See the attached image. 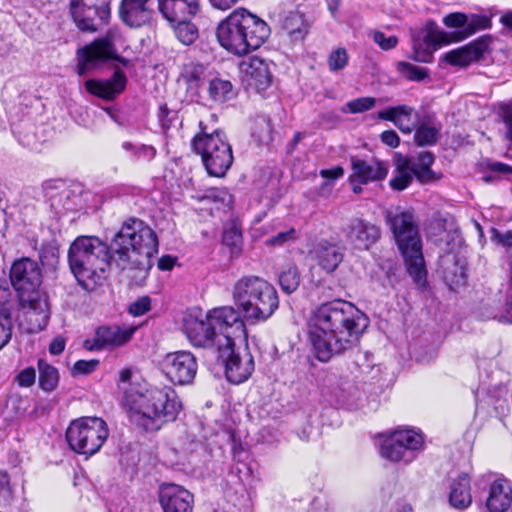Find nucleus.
Wrapping results in <instances>:
<instances>
[{"label": "nucleus", "instance_id": "f257e3e1", "mask_svg": "<svg viewBox=\"0 0 512 512\" xmlns=\"http://www.w3.org/2000/svg\"><path fill=\"white\" fill-rule=\"evenodd\" d=\"M368 319L351 302L336 299L318 306L309 318L308 337L315 357L321 362L357 345Z\"/></svg>", "mask_w": 512, "mask_h": 512}, {"label": "nucleus", "instance_id": "f03ea898", "mask_svg": "<svg viewBox=\"0 0 512 512\" xmlns=\"http://www.w3.org/2000/svg\"><path fill=\"white\" fill-rule=\"evenodd\" d=\"M113 263L131 278L143 279L152 268L158 252L156 233L140 219L125 221L111 242Z\"/></svg>", "mask_w": 512, "mask_h": 512}, {"label": "nucleus", "instance_id": "7ed1b4c3", "mask_svg": "<svg viewBox=\"0 0 512 512\" xmlns=\"http://www.w3.org/2000/svg\"><path fill=\"white\" fill-rule=\"evenodd\" d=\"M182 331L193 347L209 349L215 354L224 342L221 338L246 336L244 320L232 306L216 307L206 312L192 309L183 318Z\"/></svg>", "mask_w": 512, "mask_h": 512}, {"label": "nucleus", "instance_id": "20e7f679", "mask_svg": "<svg viewBox=\"0 0 512 512\" xmlns=\"http://www.w3.org/2000/svg\"><path fill=\"white\" fill-rule=\"evenodd\" d=\"M124 401L130 420L146 431H157L175 421L182 410L177 393L169 386L131 387Z\"/></svg>", "mask_w": 512, "mask_h": 512}, {"label": "nucleus", "instance_id": "39448f33", "mask_svg": "<svg viewBox=\"0 0 512 512\" xmlns=\"http://www.w3.org/2000/svg\"><path fill=\"white\" fill-rule=\"evenodd\" d=\"M270 34L269 25L245 8L233 10L216 28L220 46L236 56H245L257 50Z\"/></svg>", "mask_w": 512, "mask_h": 512}, {"label": "nucleus", "instance_id": "423d86ee", "mask_svg": "<svg viewBox=\"0 0 512 512\" xmlns=\"http://www.w3.org/2000/svg\"><path fill=\"white\" fill-rule=\"evenodd\" d=\"M70 270L78 284L86 291H93L106 279L113 263V251L95 236H79L68 250Z\"/></svg>", "mask_w": 512, "mask_h": 512}, {"label": "nucleus", "instance_id": "0eeeda50", "mask_svg": "<svg viewBox=\"0 0 512 512\" xmlns=\"http://www.w3.org/2000/svg\"><path fill=\"white\" fill-rule=\"evenodd\" d=\"M385 220L404 258L408 274L419 287H425L427 270L414 213L396 208L386 212Z\"/></svg>", "mask_w": 512, "mask_h": 512}, {"label": "nucleus", "instance_id": "6e6552de", "mask_svg": "<svg viewBox=\"0 0 512 512\" xmlns=\"http://www.w3.org/2000/svg\"><path fill=\"white\" fill-rule=\"evenodd\" d=\"M232 297L243 317L250 323L267 321L279 308L276 288L258 276H243L232 288Z\"/></svg>", "mask_w": 512, "mask_h": 512}, {"label": "nucleus", "instance_id": "1a4fd4ad", "mask_svg": "<svg viewBox=\"0 0 512 512\" xmlns=\"http://www.w3.org/2000/svg\"><path fill=\"white\" fill-rule=\"evenodd\" d=\"M200 131L192 139L193 151L201 156L208 174L223 177L233 163V153L224 132L208 131L203 121L199 122Z\"/></svg>", "mask_w": 512, "mask_h": 512}, {"label": "nucleus", "instance_id": "9d476101", "mask_svg": "<svg viewBox=\"0 0 512 512\" xmlns=\"http://www.w3.org/2000/svg\"><path fill=\"white\" fill-rule=\"evenodd\" d=\"M108 436V426L99 417L78 418L66 430V440L71 450L86 456L97 453Z\"/></svg>", "mask_w": 512, "mask_h": 512}, {"label": "nucleus", "instance_id": "9b49d317", "mask_svg": "<svg viewBox=\"0 0 512 512\" xmlns=\"http://www.w3.org/2000/svg\"><path fill=\"white\" fill-rule=\"evenodd\" d=\"M234 337L224 338L215 354L216 359L225 369V375L230 383L240 384L246 381L254 371V360L247 348L236 350ZM223 341V338H221Z\"/></svg>", "mask_w": 512, "mask_h": 512}, {"label": "nucleus", "instance_id": "f8f14e48", "mask_svg": "<svg viewBox=\"0 0 512 512\" xmlns=\"http://www.w3.org/2000/svg\"><path fill=\"white\" fill-rule=\"evenodd\" d=\"M119 38V32L115 29H110L103 37L97 38L79 49L77 51L78 74L84 75L88 69L108 60H117L126 65L128 60L119 57L115 47Z\"/></svg>", "mask_w": 512, "mask_h": 512}, {"label": "nucleus", "instance_id": "ddd939ff", "mask_svg": "<svg viewBox=\"0 0 512 512\" xmlns=\"http://www.w3.org/2000/svg\"><path fill=\"white\" fill-rule=\"evenodd\" d=\"M10 282L19 301H28L29 297L40 294L42 271L38 262L28 257L14 261L10 268Z\"/></svg>", "mask_w": 512, "mask_h": 512}, {"label": "nucleus", "instance_id": "4468645a", "mask_svg": "<svg viewBox=\"0 0 512 512\" xmlns=\"http://www.w3.org/2000/svg\"><path fill=\"white\" fill-rule=\"evenodd\" d=\"M198 369L197 359L190 351L168 353L162 360V371L174 384L186 385L193 381Z\"/></svg>", "mask_w": 512, "mask_h": 512}, {"label": "nucleus", "instance_id": "2eb2a0df", "mask_svg": "<svg viewBox=\"0 0 512 512\" xmlns=\"http://www.w3.org/2000/svg\"><path fill=\"white\" fill-rule=\"evenodd\" d=\"M21 305L20 326L28 333H38L48 324L50 308L48 299L43 294L29 297L28 301H19Z\"/></svg>", "mask_w": 512, "mask_h": 512}, {"label": "nucleus", "instance_id": "dca6fc26", "mask_svg": "<svg viewBox=\"0 0 512 512\" xmlns=\"http://www.w3.org/2000/svg\"><path fill=\"white\" fill-rule=\"evenodd\" d=\"M104 0L97 6L93 0H70V14L82 31L94 32L98 29V21L103 23L109 15V8Z\"/></svg>", "mask_w": 512, "mask_h": 512}, {"label": "nucleus", "instance_id": "f3484780", "mask_svg": "<svg viewBox=\"0 0 512 512\" xmlns=\"http://www.w3.org/2000/svg\"><path fill=\"white\" fill-rule=\"evenodd\" d=\"M135 326H100L93 338L86 339L83 346L88 351H98L108 347L114 348L126 344L136 331Z\"/></svg>", "mask_w": 512, "mask_h": 512}, {"label": "nucleus", "instance_id": "a211bd4d", "mask_svg": "<svg viewBox=\"0 0 512 512\" xmlns=\"http://www.w3.org/2000/svg\"><path fill=\"white\" fill-rule=\"evenodd\" d=\"M274 66L272 61L255 56L247 61H243L240 68L248 85L258 91H262L267 89L272 83V68Z\"/></svg>", "mask_w": 512, "mask_h": 512}, {"label": "nucleus", "instance_id": "6ab92c4d", "mask_svg": "<svg viewBox=\"0 0 512 512\" xmlns=\"http://www.w3.org/2000/svg\"><path fill=\"white\" fill-rule=\"evenodd\" d=\"M380 228L364 219L353 218L347 225L346 237L359 250H368L380 238Z\"/></svg>", "mask_w": 512, "mask_h": 512}, {"label": "nucleus", "instance_id": "aec40b11", "mask_svg": "<svg viewBox=\"0 0 512 512\" xmlns=\"http://www.w3.org/2000/svg\"><path fill=\"white\" fill-rule=\"evenodd\" d=\"M489 42L485 38L481 37L471 41L465 46L453 49L445 53L442 60L458 68H465L478 61L488 48Z\"/></svg>", "mask_w": 512, "mask_h": 512}, {"label": "nucleus", "instance_id": "412c9836", "mask_svg": "<svg viewBox=\"0 0 512 512\" xmlns=\"http://www.w3.org/2000/svg\"><path fill=\"white\" fill-rule=\"evenodd\" d=\"M318 265L327 273L334 272L344 259V248L337 242L319 240L311 251Z\"/></svg>", "mask_w": 512, "mask_h": 512}, {"label": "nucleus", "instance_id": "4be33fe9", "mask_svg": "<svg viewBox=\"0 0 512 512\" xmlns=\"http://www.w3.org/2000/svg\"><path fill=\"white\" fill-rule=\"evenodd\" d=\"M352 174L350 181H359L361 184L383 180L388 173V167L379 160L366 161L358 157H351Z\"/></svg>", "mask_w": 512, "mask_h": 512}, {"label": "nucleus", "instance_id": "5701e85b", "mask_svg": "<svg viewBox=\"0 0 512 512\" xmlns=\"http://www.w3.org/2000/svg\"><path fill=\"white\" fill-rule=\"evenodd\" d=\"M149 0H122L119 7L121 20L129 27L139 28L148 24L153 10L148 6Z\"/></svg>", "mask_w": 512, "mask_h": 512}, {"label": "nucleus", "instance_id": "b1692460", "mask_svg": "<svg viewBox=\"0 0 512 512\" xmlns=\"http://www.w3.org/2000/svg\"><path fill=\"white\" fill-rule=\"evenodd\" d=\"M127 84V78L123 71L115 70L113 76L107 80H87L85 82L86 90L97 97L105 100H112L124 91Z\"/></svg>", "mask_w": 512, "mask_h": 512}, {"label": "nucleus", "instance_id": "393cba45", "mask_svg": "<svg viewBox=\"0 0 512 512\" xmlns=\"http://www.w3.org/2000/svg\"><path fill=\"white\" fill-rule=\"evenodd\" d=\"M378 118L391 121L402 133L410 134L416 128L420 118L413 107L398 105L378 113Z\"/></svg>", "mask_w": 512, "mask_h": 512}, {"label": "nucleus", "instance_id": "a878e982", "mask_svg": "<svg viewBox=\"0 0 512 512\" xmlns=\"http://www.w3.org/2000/svg\"><path fill=\"white\" fill-rule=\"evenodd\" d=\"M193 501V495L178 485L166 487L160 495L164 512H192Z\"/></svg>", "mask_w": 512, "mask_h": 512}, {"label": "nucleus", "instance_id": "bb28decb", "mask_svg": "<svg viewBox=\"0 0 512 512\" xmlns=\"http://www.w3.org/2000/svg\"><path fill=\"white\" fill-rule=\"evenodd\" d=\"M158 5L167 20L191 19L200 11V0H158Z\"/></svg>", "mask_w": 512, "mask_h": 512}, {"label": "nucleus", "instance_id": "cd10ccee", "mask_svg": "<svg viewBox=\"0 0 512 512\" xmlns=\"http://www.w3.org/2000/svg\"><path fill=\"white\" fill-rule=\"evenodd\" d=\"M512 504V488L504 478L495 479L489 487L486 507L490 512H505Z\"/></svg>", "mask_w": 512, "mask_h": 512}, {"label": "nucleus", "instance_id": "c85d7f7f", "mask_svg": "<svg viewBox=\"0 0 512 512\" xmlns=\"http://www.w3.org/2000/svg\"><path fill=\"white\" fill-rule=\"evenodd\" d=\"M445 43L444 32H429L424 37V47L421 43L414 45L411 58L416 62L429 63L433 59V52Z\"/></svg>", "mask_w": 512, "mask_h": 512}, {"label": "nucleus", "instance_id": "c756f323", "mask_svg": "<svg viewBox=\"0 0 512 512\" xmlns=\"http://www.w3.org/2000/svg\"><path fill=\"white\" fill-rule=\"evenodd\" d=\"M449 502L456 509H465L471 505L470 478L467 474H460L452 483Z\"/></svg>", "mask_w": 512, "mask_h": 512}, {"label": "nucleus", "instance_id": "7c9ffc66", "mask_svg": "<svg viewBox=\"0 0 512 512\" xmlns=\"http://www.w3.org/2000/svg\"><path fill=\"white\" fill-rule=\"evenodd\" d=\"M282 29L291 42H299L304 40L307 35L309 25L301 13L290 12L282 21Z\"/></svg>", "mask_w": 512, "mask_h": 512}, {"label": "nucleus", "instance_id": "2f4dec72", "mask_svg": "<svg viewBox=\"0 0 512 512\" xmlns=\"http://www.w3.org/2000/svg\"><path fill=\"white\" fill-rule=\"evenodd\" d=\"M414 130V140L418 146H431L438 140L440 125L431 117H425L420 119Z\"/></svg>", "mask_w": 512, "mask_h": 512}, {"label": "nucleus", "instance_id": "473e14b6", "mask_svg": "<svg viewBox=\"0 0 512 512\" xmlns=\"http://www.w3.org/2000/svg\"><path fill=\"white\" fill-rule=\"evenodd\" d=\"M380 454L383 458L392 462L404 461L409 463L416 457L414 452L407 450L402 445L396 443L391 436L383 440L380 447Z\"/></svg>", "mask_w": 512, "mask_h": 512}, {"label": "nucleus", "instance_id": "72a5a7b5", "mask_svg": "<svg viewBox=\"0 0 512 512\" xmlns=\"http://www.w3.org/2000/svg\"><path fill=\"white\" fill-rule=\"evenodd\" d=\"M394 441L405 449L414 452L421 450L424 444V437L421 432L414 429H397L390 434Z\"/></svg>", "mask_w": 512, "mask_h": 512}, {"label": "nucleus", "instance_id": "f704fd0d", "mask_svg": "<svg viewBox=\"0 0 512 512\" xmlns=\"http://www.w3.org/2000/svg\"><path fill=\"white\" fill-rule=\"evenodd\" d=\"M181 76L190 88H198L206 78V67L199 62H189L184 65Z\"/></svg>", "mask_w": 512, "mask_h": 512}, {"label": "nucleus", "instance_id": "c9c22d12", "mask_svg": "<svg viewBox=\"0 0 512 512\" xmlns=\"http://www.w3.org/2000/svg\"><path fill=\"white\" fill-rule=\"evenodd\" d=\"M413 180L412 171L409 169V161L400 158L396 164V174L391 178L390 187L397 191L406 189Z\"/></svg>", "mask_w": 512, "mask_h": 512}, {"label": "nucleus", "instance_id": "e433bc0d", "mask_svg": "<svg viewBox=\"0 0 512 512\" xmlns=\"http://www.w3.org/2000/svg\"><path fill=\"white\" fill-rule=\"evenodd\" d=\"M39 386L44 391H53L59 382L58 370L44 360L38 361Z\"/></svg>", "mask_w": 512, "mask_h": 512}, {"label": "nucleus", "instance_id": "4c0bfd02", "mask_svg": "<svg viewBox=\"0 0 512 512\" xmlns=\"http://www.w3.org/2000/svg\"><path fill=\"white\" fill-rule=\"evenodd\" d=\"M208 93L213 101L223 103L233 96L232 84L228 80L214 78L209 82Z\"/></svg>", "mask_w": 512, "mask_h": 512}, {"label": "nucleus", "instance_id": "58836bf2", "mask_svg": "<svg viewBox=\"0 0 512 512\" xmlns=\"http://www.w3.org/2000/svg\"><path fill=\"white\" fill-rule=\"evenodd\" d=\"M171 23H177L174 28L177 39L185 44L191 45L198 38V29L190 22V19L168 20Z\"/></svg>", "mask_w": 512, "mask_h": 512}, {"label": "nucleus", "instance_id": "ea45409f", "mask_svg": "<svg viewBox=\"0 0 512 512\" xmlns=\"http://www.w3.org/2000/svg\"><path fill=\"white\" fill-rule=\"evenodd\" d=\"M279 284L281 289L287 294L296 291L300 285L298 269L295 266H288L283 269L279 274Z\"/></svg>", "mask_w": 512, "mask_h": 512}, {"label": "nucleus", "instance_id": "a19ab883", "mask_svg": "<svg viewBox=\"0 0 512 512\" xmlns=\"http://www.w3.org/2000/svg\"><path fill=\"white\" fill-rule=\"evenodd\" d=\"M397 71L409 81L420 82L429 77L426 68L405 61L397 63Z\"/></svg>", "mask_w": 512, "mask_h": 512}, {"label": "nucleus", "instance_id": "79ce46f5", "mask_svg": "<svg viewBox=\"0 0 512 512\" xmlns=\"http://www.w3.org/2000/svg\"><path fill=\"white\" fill-rule=\"evenodd\" d=\"M122 148L125 151L131 152L135 160L149 162L156 156V149L153 146L145 144L135 146L133 143L126 141L123 142Z\"/></svg>", "mask_w": 512, "mask_h": 512}, {"label": "nucleus", "instance_id": "37998d69", "mask_svg": "<svg viewBox=\"0 0 512 512\" xmlns=\"http://www.w3.org/2000/svg\"><path fill=\"white\" fill-rule=\"evenodd\" d=\"M375 104L376 99L374 97H360L347 102L342 111L352 114L363 113L374 108Z\"/></svg>", "mask_w": 512, "mask_h": 512}, {"label": "nucleus", "instance_id": "c03bdc74", "mask_svg": "<svg viewBox=\"0 0 512 512\" xmlns=\"http://www.w3.org/2000/svg\"><path fill=\"white\" fill-rule=\"evenodd\" d=\"M223 244L230 247L232 252L239 251L242 245V232L235 224L224 229Z\"/></svg>", "mask_w": 512, "mask_h": 512}, {"label": "nucleus", "instance_id": "a18cd8bd", "mask_svg": "<svg viewBox=\"0 0 512 512\" xmlns=\"http://www.w3.org/2000/svg\"><path fill=\"white\" fill-rule=\"evenodd\" d=\"M11 290L6 279L0 277V316H11Z\"/></svg>", "mask_w": 512, "mask_h": 512}, {"label": "nucleus", "instance_id": "49530a36", "mask_svg": "<svg viewBox=\"0 0 512 512\" xmlns=\"http://www.w3.org/2000/svg\"><path fill=\"white\" fill-rule=\"evenodd\" d=\"M491 27V19L485 15H472L468 19L466 26V37L476 33L479 30H485Z\"/></svg>", "mask_w": 512, "mask_h": 512}, {"label": "nucleus", "instance_id": "de8ad7c7", "mask_svg": "<svg viewBox=\"0 0 512 512\" xmlns=\"http://www.w3.org/2000/svg\"><path fill=\"white\" fill-rule=\"evenodd\" d=\"M348 63V54L344 48L332 51L328 58V66L331 71L342 70Z\"/></svg>", "mask_w": 512, "mask_h": 512}, {"label": "nucleus", "instance_id": "09e8293b", "mask_svg": "<svg viewBox=\"0 0 512 512\" xmlns=\"http://www.w3.org/2000/svg\"><path fill=\"white\" fill-rule=\"evenodd\" d=\"M372 40L385 51L395 48L398 44V38L394 35L386 36L382 31L375 30L370 33Z\"/></svg>", "mask_w": 512, "mask_h": 512}, {"label": "nucleus", "instance_id": "8fccbe9b", "mask_svg": "<svg viewBox=\"0 0 512 512\" xmlns=\"http://www.w3.org/2000/svg\"><path fill=\"white\" fill-rule=\"evenodd\" d=\"M468 17L464 13L455 12L446 15L443 19L445 26L449 28H463V36L461 39L466 37V26Z\"/></svg>", "mask_w": 512, "mask_h": 512}, {"label": "nucleus", "instance_id": "3c124183", "mask_svg": "<svg viewBox=\"0 0 512 512\" xmlns=\"http://www.w3.org/2000/svg\"><path fill=\"white\" fill-rule=\"evenodd\" d=\"M409 169L412 171V176H415L421 183H428L435 179V174L429 167L409 161Z\"/></svg>", "mask_w": 512, "mask_h": 512}, {"label": "nucleus", "instance_id": "603ef678", "mask_svg": "<svg viewBox=\"0 0 512 512\" xmlns=\"http://www.w3.org/2000/svg\"><path fill=\"white\" fill-rule=\"evenodd\" d=\"M261 142H267L272 139V126L267 117H260L256 121V130L254 132Z\"/></svg>", "mask_w": 512, "mask_h": 512}, {"label": "nucleus", "instance_id": "864d4df0", "mask_svg": "<svg viewBox=\"0 0 512 512\" xmlns=\"http://www.w3.org/2000/svg\"><path fill=\"white\" fill-rule=\"evenodd\" d=\"M11 316H0V350H2L12 337Z\"/></svg>", "mask_w": 512, "mask_h": 512}, {"label": "nucleus", "instance_id": "5fc2aeb1", "mask_svg": "<svg viewBox=\"0 0 512 512\" xmlns=\"http://www.w3.org/2000/svg\"><path fill=\"white\" fill-rule=\"evenodd\" d=\"M36 380V371L32 367H28L20 371L17 376L15 377V382L20 387H31Z\"/></svg>", "mask_w": 512, "mask_h": 512}, {"label": "nucleus", "instance_id": "6e6d98bb", "mask_svg": "<svg viewBox=\"0 0 512 512\" xmlns=\"http://www.w3.org/2000/svg\"><path fill=\"white\" fill-rule=\"evenodd\" d=\"M297 238V232L294 228H290L287 231L279 232L275 236L269 238L267 240V243L272 246H281L287 242H292L296 240Z\"/></svg>", "mask_w": 512, "mask_h": 512}, {"label": "nucleus", "instance_id": "4d7b16f0", "mask_svg": "<svg viewBox=\"0 0 512 512\" xmlns=\"http://www.w3.org/2000/svg\"><path fill=\"white\" fill-rule=\"evenodd\" d=\"M99 365L98 360H78L73 366V373L79 375L90 374L96 370Z\"/></svg>", "mask_w": 512, "mask_h": 512}, {"label": "nucleus", "instance_id": "13d9d810", "mask_svg": "<svg viewBox=\"0 0 512 512\" xmlns=\"http://www.w3.org/2000/svg\"><path fill=\"white\" fill-rule=\"evenodd\" d=\"M150 299L149 297H141L129 306V312L133 316H141L150 310Z\"/></svg>", "mask_w": 512, "mask_h": 512}, {"label": "nucleus", "instance_id": "bf43d9fd", "mask_svg": "<svg viewBox=\"0 0 512 512\" xmlns=\"http://www.w3.org/2000/svg\"><path fill=\"white\" fill-rule=\"evenodd\" d=\"M502 119L505 126V138L512 142V104L502 109Z\"/></svg>", "mask_w": 512, "mask_h": 512}, {"label": "nucleus", "instance_id": "052dcab7", "mask_svg": "<svg viewBox=\"0 0 512 512\" xmlns=\"http://www.w3.org/2000/svg\"><path fill=\"white\" fill-rule=\"evenodd\" d=\"M11 495L10 477L6 472L0 471V497L8 500L11 498Z\"/></svg>", "mask_w": 512, "mask_h": 512}, {"label": "nucleus", "instance_id": "680f3d73", "mask_svg": "<svg viewBox=\"0 0 512 512\" xmlns=\"http://www.w3.org/2000/svg\"><path fill=\"white\" fill-rule=\"evenodd\" d=\"M381 141L389 147L396 148L399 146L400 138L393 130H386L380 135Z\"/></svg>", "mask_w": 512, "mask_h": 512}, {"label": "nucleus", "instance_id": "e2e57ef3", "mask_svg": "<svg viewBox=\"0 0 512 512\" xmlns=\"http://www.w3.org/2000/svg\"><path fill=\"white\" fill-rule=\"evenodd\" d=\"M320 176L328 180H337L344 175V169L341 166H335L331 169H322Z\"/></svg>", "mask_w": 512, "mask_h": 512}, {"label": "nucleus", "instance_id": "0e129e2a", "mask_svg": "<svg viewBox=\"0 0 512 512\" xmlns=\"http://www.w3.org/2000/svg\"><path fill=\"white\" fill-rule=\"evenodd\" d=\"M408 161L431 168L432 164L434 163V156L431 152L424 151L420 152L417 158L408 159Z\"/></svg>", "mask_w": 512, "mask_h": 512}, {"label": "nucleus", "instance_id": "69168bd1", "mask_svg": "<svg viewBox=\"0 0 512 512\" xmlns=\"http://www.w3.org/2000/svg\"><path fill=\"white\" fill-rule=\"evenodd\" d=\"M64 349H65V340L61 337L55 338L49 346V351L53 355L61 354L64 351Z\"/></svg>", "mask_w": 512, "mask_h": 512}, {"label": "nucleus", "instance_id": "338daca9", "mask_svg": "<svg viewBox=\"0 0 512 512\" xmlns=\"http://www.w3.org/2000/svg\"><path fill=\"white\" fill-rule=\"evenodd\" d=\"M175 264V258L164 255L158 260V268L162 271H168L173 268Z\"/></svg>", "mask_w": 512, "mask_h": 512}, {"label": "nucleus", "instance_id": "774afa93", "mask_svg": "<svg viewBox=\"0 0 512 512\" xmlns=\"http://www.w3.org/2000/svg\"><path fill=\"white\" fill-rule=\"evenodd\" d=\"M239 0H209L211 5L219 10H228L235 5Z\"/></svg>", "mask_w": 512, "mask_h": 512}]
</instances>
